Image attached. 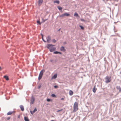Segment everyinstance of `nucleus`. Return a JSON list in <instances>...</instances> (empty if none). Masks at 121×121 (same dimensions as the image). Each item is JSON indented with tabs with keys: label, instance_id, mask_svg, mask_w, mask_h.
<instances>
[{
	"label": "nucleus",
	"instance_id": "a18cd8bd",
	"mask_svg": "<svg viewBox=\"0 0 121 121\" xmlns=\"http://www.w3.org/2000/svg\"><path fill=\"white\" fill-rule=\"evenodd\" d=\"M53 93H52L51 94V96L52 97H53Z\"/></svg>",
	"mask_w": 121,
	"mask_h": 121
},
{
	"label": "nucleus",
	"instance_id": "f257e3e1",
	"mask_svg": "<svg viewBox=\"0 0 121 121\" xmlns=\"http://www.w3.org/2000/svg\"><path fill=\"white\" fill-rule=\"evenodd\" d=\"M46 47L48 49H49L50 52H53V44H48L46 45Z\"/></svg>",
	"mask_w": 121,
	"mask_h": 121
},
{
	"label": "nucleus",
	"instance_id": "bf43d9fd",
	"mask_svg": "<svg viewBox=\"0 0 121 121\" xmlns=\"http://www.w3.org/2000/svg\"><path fill=\"white\" fill-rule=\"evenodd\" d=\"M75 6H76V5H75Z\"/></svg>",
	"mask_w": 121,
	"mask_h": 121
},
{
	"label": "nucleus",
	"instance_id": "473e14b6",
	"mask_svg": "<svg viewBox=\"0 0 121 121\" xmlns=\"http://www.w3.org/2000/svg\"><path fill=\"white\" fill-rule=\"evenodd\" d=\"M51 76L52 77L51 79L52 80V79H53V73H52V74L51 75Z\"/></svg>",
	"mask_w": 121,
	"mask_h": 121
},
{
	"label": "nucleus",
	"instance_id": "4c0bfd02",
	"mask_svg": "<svg viewBox=\"0 0 121 121\" xmlns=\"http://www.w3.org/2000/svg\"><path fill=\"white\" fill-rule=\"evenodd\" d=\"M40 35L42 36V37H43V35L41 33Z\"/></svg>",
	"mask_w": 121,
	"mask_h": 121
},
{
	"label": "nucleus",
	"instance_id": "8fccbe9b",
	"mask_svg": "<svg viewBox=\"0 0 121 121\" xmlns=\"http://www.w3.org/2000/svg\"><path fill=\"white\" fill-rule=\"evenodd\" d=\"M14 2V0H12V3H13Z\"/></svg>",
	"mask_w": 121,
	"mask_h": 121
},
{
	"label": "nucleus",
	"instance_id": "6ab92c4d",
	"mask_svg": "<svg viewBox=\"0 0 121 121\" xmlns=\"http://www.w3.org/2000/svg\"><path fill=\"white\" fill-rule=\"evenodd\" d=\"M74 16L76 17H79V16L78 15V14L77 12H75L74 14Z\"/></svg>",
	"mask_w": 121,
	"mask_h": 121
},
{
	"label": "nucleus",
	"instance_id": "ddd939ff",
	"mask_svg": "<svg viewBox=\"0 0 121 121\" xmlns=\"http://www.w3.org/2000/svg\"><path fill=\"white\" fill-rule=\"evenodd\" d=\"M4 78H5V80L7 81H8L9 80V78L8 76L6 75H4Z\"/></svg>",
	"mask_w": 121,
	"mask_h": 121
},
{
	"label": "nucleus",
	"instance_id": "052dcab7",
	"mask_svg": "<svg viewBox=\"0 0 121 121\" xmlns=\"http://www.w3.org/2000/svg\"><path fill=\"white\" fill-rule=\"evenodd\" d=\"M53 121H54V120H53Z\"/></svg>",
	"mask_w": 121,
	"mask_h": 121
},
{
	"label": "nucleus",
	"instance_id": "58836bf2",
	"mask_svg": "<svg viewBox=\"0 0 121 121\" xmlns=\"http://www.w3.org/2000/svg\"><path fill=\"white\" fill-rule=\"evenodd\" d=\"M58 54H59L60 55H61L62 54V53L61 52H59Z\"/></svg>",
	"mask_w": 121,
	"mask_h": 121
},
{
	"label": "nucleus",
	"instance_id": "7ed1b4c3",
	"mask_svg": "<svg viewBox=\"0 0 121 121\" xmlns=\"http://www.w3.org/2000/svg\"><path fill=\"white\" fill-rule=\"evenodd\" d=\"M106 80L105 82L106 83H108L110 82L111 80V77H108V76H106L105 78Z\"/></svg>",
	"mask_w": 121,
	"mask_h": 121
},
{
	"label": "nucleus",
	"instance_id": "e433bc0d",
	"mask_svg": "<svg viewBox=\"0 0 121 121\" xmlns=\"http://www.w3.org/2000/svg\"><path fill=\"white\" fill-rule=\"evenodd\" d=\"M50 61L52 63V62H53V60L52 59H51L50 60Z\"/></svg>",
	"mask_w": 121,
	"mask_h": 121
},
{
	"label": "nucleus",
	"instance_id": "7c9ffc66",
	"mask_svg": "<svg viewBox=\"0 0 121 121\" xmlns=\"http://www.w3.org/2000/svg\"><path fill=\"white\" fill-rule=\"evenodd\" d=\"M42 39L43 41L44 42H46V41L45 40L43 39V37H42Z\"/></svg>",
	"mask_w": 121,
	"mask_h": 121
},
{
	"label": "nucleus",
	"instance_id": "de8ad7c7",
	"mask_svg": "<svg viewBox=\"0 0 121 121\" xmlns=\"http://www.w3.org/2000/svg\"><path fill=\"white\" fill-rule=\"evenodd\" d=\"M61 29V28H60L59 29L57 30V31H60V30Z\"/></svg>",
	"mask_w": 121,
	"mask_h": 121
},
{
	"label": "nucleus",
	"instance_id": "9d476101",
	"mask_svg": "<svg viewBox=\"0 0 121 121\" xmlns=\"http://www.w3.org/2000/svg\"><path fill=\"white\" fill-rule=\"evenodd\" d=\"M117 89L119 90V92H121V88L119 86H116Z\"/></svg>",
	"mask_w": 121,
	"mask_h": 121
},
{
	"label": "nucleus",
	"instance_id": "4d7b16f0",
	"mask_svg": "<svg viewBox=\"0 0 121 121\" xmlns=\"http://www.w3.org/2000/svg\"><path fill=\"white\" fill-rule=\"evenodd\" d=\"M55 84V83H53V84Z\"/></svg>",
	"mask_w": 121,
	"mask_h": 121
},
{
	"label": "nucleus",
	"instance_id": "5fc2aeb1",
	"mask_svg": "<svg viewBox=\"0 0 121 121\" xmlns=\"http://www.w3.org/2000/svg\"><path fill=\"white\" fill-rule=\"evenodd\" d=\"M51 121H53V120H51Z\"/></svg>",
	"mask_w": 121,
	"mask_h": 121
},
{
	"label": "nucleus",
	"instance_id": "6e6552de",
	"mask_svg": "<svg viewBox=\"0 0 121 121\" xmlns=\"http://www.w3.org/2000/svg\"><path fill=\"white\" fill-rule=\"evenodd\" d=\"M43 75V73H40L39 75L38 80H40L42 78Z\"/></svg>",
	"mask_w": 121,
	"mask_h": 121
},
{
	"label": "nucleus",
	"instance_id": "864d4df0",
	"mask_svg": "<svg viewBox=\"0 0 121 121\" xmlns=\"http://www.w3.org/2000/svg\"><path fill=\"white\" fill-rule=\"evenodd\" d=\"M20 117V116H18V117L19 118Z\"/></svg>",
	"mask_w": 121,
	"mask_h": 121
},
{
	"label": "nucleus",
	"instance_id": "6e6d98bb",
	"mask_svg": "<svg viewBox=\"0 0 121 121\" xmlns=\"http://www.w3.org/2000/svg\"><path fill=\"white\" fill-rule=\"evenodd\" d=\"M52 42H53V39H52Z\"/></svg>",
	"mask_w": 121,
	"mask_h": 121
},
{
	"label": "nucleus",
	"instance_id": "72a5a7b5",
	"mask_svg": "<svg viewBox=\"0 0 121 121\" xmlns=\"http://www.w3.org/2000/svg\"><path fill=\"white\" fill-rule=\"evenodd\" d=\"M10 119V117H7V119H6L7 120H9V119Z\"/></svg>",
	"mask_w": 121,
	"mask_h": 121
},
{
	"label": "nucleus",
	"instance_id": "a878e982",
	"mask_svg": "<svg viewBox=\"0 0 121 121\" xmlns=\"http://www.w3.org/2000/svg\"><path fill=\"white\" fill-rule=\"evenodd\" d=\"M37 108L36 107H35V108L34 109L33 111L35 113L37 111Z\"/></svg>",
	"mask_w": 121,
	"mask_h": 121
},
{
	"label": "nucleus",
	"instance_id": "9b49d317",
	"mask_svg": "<svg viewBox=\"0 0 121 121\" xmlns=\"http://www.w3.org/2000/svg\"><path fill=\"white\" fill-rule=\"evenodd\" d=\"M20 107L22 111H23L24 110V108L22 105H20L19 106Z\"/></svg>",
	"mask_w": 121,
	"mask_h": 121
},
{
	"label": "nucleus",
	"instance_id": "f03ea898",
	"mask_svg": "<svg viewBox=\"0 0 121 121\" xmlns=\"http://www.w3.org/2000/svg\"><path fill=\"white\" fill-rule=\"evenodd\" d=\"M78 103L76 102H75L73 105V112H75L78 110Z\"/></svg>",
	"mask_w": 121,
	"mask_h": 121
},
{
	"label": "nucleus",
	"instance_id": "423d86ee",
	"mask_svg": "<svg viewBox=\"0 0 121 121\" xmlns=\"http://www.w3.org/2000/svg\"><path fill=\"white\" fill-rule=\"evenodd\" d=\"M47 40V42L48 43H50V40L51 39V37L50 36L48 35L46 38Z\"/></svg>",
	"mask_w": 121,
	"mask_h": 121
},
{
	"label": "nucleus",
	"instance_id": "c756f323",
	"mask_svg": "<svg viewBox=\"0 0 121 121\" xmlns=\"http://www.w3.org/2000/svg\"><path fill=\"white\" fill-rule=\"evenodd\" d=\"M80 20L82 22H85L86 21L84 20V19H83L80 18Z\"/></svg>",
	"mask_w": 121,
	"mask_h": 121
},
{
	"label": "nucleus",
	"instance_id": "49530a36",
	"mask_svg": "<svg viewBox=\"0 0 121 121\" xmlns=\"http://www.w3.org/2000/svg\"><path fill=\"white\" fill-rule=\"evenodd\" d=\"M2 119H5V120H6V118H5V117H3V118H2Z\"/></svg>",
	"mask_w": 121,
	"mask_h": 121
},
{
	"label": "nucleus",
	"instance_id": "a19ab883",
	"mask_svg": "<svg viewBox=\"0 0 121 121\" xmlns=\"http://www.w3.org/2000/svg\"><path fill=\"white\" fill-rule=\"evenodd\" d=\"M67 43L66 42H63V44H66Z\"/></svg>",
	"mask_w": 121,
	"mask_h": 121
},
{
	"label": "nucleus",
	"instance_id": "1a4fd4ad",
	"mask_svg": "<svg viewBox=\"0 0 121 121\" xmlns=\"http://www.w3.org/2000/svg\"><path fill=\"white\" fill-rule=\"evenodd\" d=\"M57 7L58 8V9L61 12H62V9L63 8L60 6H57Z\"/></svg>",
	"mask_w": 121,
	"mask_h": 121
},
{
	"label": "nucleus",
	"instance_id": "393cba45",
	"mask_svg": "<svg viewBox=\"0 0 121 121\" xmlns=\"http://www.w3.org/2000/svg\"><path fill=\"white\" fill-rule=\"evenodd\" d=\"M63 109H62L61 108H59L58 109V110H57L56 111V112H60V111H62V110Z\"/></svg>",
	"mask_w": 121,
	"mask_h": 121
},
{
	"label": "nucleus",
	"instance_id": "c85d7f7f",
	"mask_svg": "<svg viewBox=\"0 0 121 121\" xmlns=\"http://www.w3.org/2000/svg\"><path fill=\"white\" fill-rule=\"evenodd\" d=\"M53 87L55 88L56 89L59 87L57 85H54L53 86Z\"/></svg>",
	"mask_w": 121,
	"mask_h": 121
},
{
	"label": "nucleus",
	"instance_id": "79ce46f5",
	"mask_svg": "<svg viewBox=\"0 0 121 121\" xmlns=\"http://www.w3.org/2000/svg\"><path fill=\"white\" fill-rule=\"evenodd\" d=\"M64 99V98H62L60 99V100H63Z\"/></svg>",
	"mask_w": 121,
	"mask_h": 121
},
{
	"label": "nucleus",
	"instance_id": "5701e85b",
	"mask_svg": "<svg viewBox=\"0 0 121 121\" xmlns=\"http://www.w3.org/2000/svg\"><path fill=\"white\" fill-rule=\"evenodd\" d=\"M47 101L48 102H50L52 101V100L49 98H47Z\"/></svg>",
	"mask_w": 121,
	"mask_h": 121
},
{
	"label": "nucleus",
	"instance_id": "ea45409f",
	"mask_svg": "<svg viewBox=\"0 0 121 121\" xmlns=\"http://www.w3.org/2000/svg\"><path fill=\"white\" fill-rule=\"evenodd\" d=\"M56 97V96L55 94H53V97Z\"/></svg>",
	"mask_w": 121,
	"mask_h": 121
},
{
	"label": "nucleus",
	"instance_id": "f3484780",
	"mask_svg": "<svg viewBox=\"0 0 121 121\" xmlns=\"http://www.w3.org/2000/svg\"><path fill=\"white\" fill-rule=\"evenodd\" d=\"M14 111H9L7 113V115H10L11 114H12L14 112Z\"/></svg>",
	"mask_w": 121,
	"mask_h": 121
},
{
	"label": "nucleus",
	"instance_id": "2f4dec72",
	"mask_svg": "<svg viewBox=\"0 0 121 121\" xmlns=\"http://www.w3.org/2000/svg\"><path fill=\"white\" fill-rule=\"evenodd\" d=\"M30 112L32 115H33L34 113V112L33 111L31 110L30 111Z\"/></svg>",
	"mask_w": 121,
	"mask_h": 121
},
{
	"label": "nucleus",
	"instance_id": "09e8293b",
	"mask_svg": "<svg viewBox=\"0 0 121 121\" xmlns=\"http://www.w3.org/2000/svg\"><path fill=\"white\" fill-rule=\"evenodd\" d=\"M119 22V21H117V22H114V23H116L117 22Z\"/></svg>",
	"mask_w": 121,
	"mask_h": 121
},
{
	"label": "nucleus",
	"instance_id": "aec40b11",
	"mask_svg": "<svg viewBox=\"0 0 121 121\" xmlns=\"http://www.w3.org/2000/svg\"><path fill=\"white\" fill-rule=\"evenodd\" d=\"M73 94V92L72 91L70 90L69 92V95H72Z\"/></svg>",
	"mask_w": 121,
	"mask_h": 121
},
{
	"label": "nucleus",
	"instance_id": "f8f14e48",
	"mask_svg": "<svg viewBox=\"0 0 121 121\" xmlns=\"http://www.w3.org/2000/svg\"><path fill=\"white\" fill-rule=\"evenodd\" d=\"M43 2V0H39L38 1V5L39 6Z\"/></svg>",
	"mask_w": 121,
	"mask_h": 121
},
{
	"label": "nucleus",
	"instance_id": "cd10ccee",
	"mask_svg": "<svg viewBox=\"0 0 121 121\" xmlns=\"http://www.w3.org/2000/svg\"><path fill=\"white\" fill-rule=\"evenodd\" d=\"M45 70L44 69H42L41 70L40 73H43V72H44Z\"/></svg>",
	"mask_w": 121,
	"mask_h": 121
},
{
	"label": "nucleus",
	"instance_id": "603ef678",
	"mask_svg": "<svg viewBox=\"0 0 121 121\" xmlns=\"http://www.w3.org/2000/svg\"><path fill=\"white\" fill-rule=\"evenodd\" d=\"M103 1H105V0H102Z\"/></svg>",
	"mask_w": 121,
	"mask_h": 121
},
{
	"label": "nucleus",
	"instance_id": "f704fd0d",
	"mask_svg": "<svg viewBox=\"0 0 121 121\" xmlns=\"http://www.w3.org/2000/svg\"><path fill=\"white\" fill-rule=\"evenodd\" d=\"M56 42V40L55 39H53V43H55Z\"/></svg>",
	"mask_w": 121,
	"mask_h": 121
},
{
	"label": "nucleus",
	"instance_id": "4be33fe9",
	"mask_svg": "<svg viewBox=\"0 0 121 121\" xmlns=\"http://www.w3.org/2000/svg\"><path fill=\"white\" fill-rule=\"evenodd\" d=\"M79 27H80L81 30H84V28L83 26L81 25H79Z\"/></svg>",
	"mask_w": 121,
	"mask_h": 121
},
{
	"label": "nucleus",
	"instance_id": "a211bd4d",
	"mask_svg": "<svg viewBox=\"0 0 121 121\" xmlns=\"http://www.w3.org/2000/svg\"><path fill=\"white\" fill-rule=\"evenodd\" d=\"M57 76V73H56L53 74V79H55L56 78Z\"/></svg>",
	"mask_w": 121,
	"mask_h": 121
},
{
	"label": "nucleus",
	"instance_id": "bb28decb",
	"mask_svg": "<svg viewBox=\"0 0 121 121\" xmlns=\"http://www.w3.org/2000/svg\"><path fill=\"white\" fill-rule=\"evenodd\" d=\"M59 52L57 51H54L53 52V54H58Z\"/></svg>",
	"mask_w": 121,
	"mask_h": 121
},
{
	"label": "nucleus",
	"instance_id": "c9c22d12",
	"mask_svg": "<svg viewBox=\"0 0 121 121\" xmlns=\"http://www.w3.org/2000/svg\"><path fill=\"white\" fill-rule=\"evenodd\" d=\"M41 87V85H39V86H38V89H39V88H40Z\"/></svg>",
	"mask_w": 121,
	"mask_h": 121
},
{
	"label": "nucleus",
	"instance_id": "dca6fc26",
	"mask_svg": "<svg viewBox=\"0 0 121 121\" xmlns=\"http://www.w3.org/2000/svg\"><path fill=\"white\" fill-rule=\"evenodd\" d=\"M95 86H94L93 88L92 89V91L94 93H95L96 92V90H97V89L95 88Z\"/></svg>",
	"mask_w": 121,
	"mask_h": 121
},
{
	"label": "nucleus",
	"instance_id": "412c9836",
	"mask_svg": "<svg viewBox=\"0 0 121 121\" xmlns=\"http://www.w3.org/2000/svg\"><path fill=\"white\" fill-rule=\"evenodd\" d=\"M37 23L39 25H40L41 24V23H42V22H41L40 21L38 20H37Z\"/></svg>",
	"mask_w": 121,
	"mask_h": 121
},
{
	"label": "nucleus",
	"instance_id": "4468645a",
	"mask_svg": "<svg viewBox=\"0 0 121 121\" xmlns=\"http://www.w3.org/2000/svg\"><path fill=\"white\" fill-rule=\"evenodd\" d=\"M24 118L25 121H29V119L28 118V117L24 116Z\"/></svg>",
	"mask_w": 121,
	"mask_h": 121
},
{
	"label": "nucleus",
	"instance_id": "b1692460",
	"mask_svg": "<svg viewBox=\"0 0 121 121\" xmlns=\"http://www.w3.org/2000/svg\"><path fill=\"white\" fill-rule=\"evenodd\" d=\"M48 20L47 19H43L42 18V22L43 23L45 22L47 20Z\"/></svg>",
	"mask_w": 121,
	"mask_h": 121
},
{
	"label": "nucleus",
	"instance_id": "2eb2a0df",
	"mask_svg": "<svg viewBox=\"0 0 121 121\" xmlns=\"http://www.w3.org/2000/svg\"><path fill=\"white\" fill-rule=\"evenodd\" d=\"M53 3H56L59 4L60 3V1L58 0H56L53 1Z\"/></svg>",
	"mask_w": 121,
	"mask_h": 121
},
{
	"label": "nucleus",
	"instance_id": "37998d69",
	"mask_svg": "<svg viewBox=\"0 0 121 121\" xmlns=\"http://www.w3.org/2000/svg\"><path fill=\"white\" fill-rule=\"evenodd\" d=\"M2 68L1 66H0V71H1L2 70Z\"/></svg>",
	"mask_w": 121,
	"mask_h": 121
},
{
	"label": "nucleus",
	"instance_id": "13d9d810",
	"mask_svg": "<svg viewBox=\"0 0 121 121\" xmlns=\"http://www.w3.org/2000/svg\"><path fill=\"white\" fill-rule=\"evenodd\" d=\"M52 117H53V116H52Z\"/></svg>",
	"mask_w": 121,
	"mask_h": 121
},
{
	"label": "nucleus",
	"instance_id": "20e7f679",
	"mask_svg": "<svg viewBox=\"0 0 121 121\" xmlns=\"http://www.w3.org/2000/svg\"><path fill=\"white\" fill-rule=\"evenodd\" d=\"M70 15V14L67 12H65L60 16V17H63L64 16H69Z\"/></svg>",
	"mask_w": 121,
	"mask_h": 121
},
{
	"label": "nucleus",
	"instance_id": "0eeeda50",
	"mask_svg": "<svg viewBox=\"0 0 121 121\" xmlns=\"http://www.w3.org/2000/svg\"><path fill=\"white\" fill-rule=\"evenodd\" d=\"M60 50L61 51L63 52H65L66 51V50L65 49V47L63 46L61 47Z\"/></svg>",
	"mask_w": 121,
	"mask_h": 121
},
{
	"label": "nucleus",
	"instance_id": "39448f33",
	"mask_svg": "<svg viewBox=\"0 0 121 121\" xmlns=\"http://www.w3.org/2000/svg\"><path fill=\"white\" fill-rule=\"evenodd\" d=\"M35 100V98L33 95L31 97L30 102V104H33Z\"/></svg>",
	"mask_w": 121,
	"mask_h": 121
},
{
	"label": "nucleus",
	"instance_id": "3c124183",
	"mask_svg": "<svg viewBox=\"0 0 121 121\" xmlns=\"http://www.w3.org/2000/svg\"><path fill=\"white\" fill-rule=\"evenodd\" d=\"M52 18H53V14L52 15Z\"/></svg>",
	"mask_w": 121,
	"mask_h": 121
},
{
	"label": "nucleus",
	"instance_id": "c03bdc74",
	"mask_svg": "<svg viewBox=\"0 0 121 121\" xmlns=\"http://www.w3.org/2000/svg\"><path fill=\"white\" fill-rule=\"evenodd\" d=\"M56 48L55 47H53V51L55 50Z\"/></svg>",
	"mask_w": 121,
	"mask_h": 121
}]
</instances>
